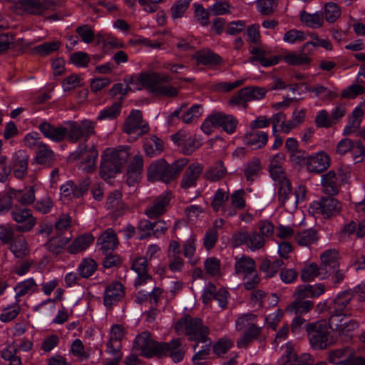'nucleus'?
<instances>
[{
    "mask_svg": "<svg viewBox=\"0 0 365 365\" xmlns=\"http://www.w3.org/2000/svg\"><path fill=\"white\" fill-rule=\"evenodd\" d=\"M130 154V148L128 145H122L115 149H106L102 155L100 175L101 178L108 180L120 173Z\"/></svg>",
    "mask_w": 365,
    "mask_h": 365,
    "instance_id": "nucleus-1",
    "label": "nucleus"
},
{
    "mask_svg": "<svg viewBox=\"0 0 365 365\" xmlns=\"http://www.w3.org/2000/svg\"><path fill=\"white\" fill-rule=\"evenodd\" d=\"M189 160L183 158L178 159L172 164L165 160L160 159L151 163L148 169V177L150 181L160 180L169 182L176 179L182 169L187 165Z\"/></svg>",
    "mask_w": 365,
    "mask_h": 365,
    "instance_id": "nucleus-2",
    "label": "nucleus"
},
{
    "mask_svg": "<svg viewBox=\"0 0 365 365\" xmlns=\"http://www.w3.org/2000/svg\"><path fill=\"white\" fill-rule=\"evenodd\" d=\"M175 329L178 334H185L190 341H196L197 344L209 341V329L200 318L182 317L176 323Z\"/></svg>",
    "mask_w": 365,
    "mask_h": 365,
    "instance_id": "nucleus-3",
    "label": "nucleus"
},
{
    "mask_svg": "<svg viewBox=\"0 0 365 365\" xmlns=\"http://www.w3.org/2000/svg\"><path fill=\"white\" fill-rule=\"evenodd\" d=\"M235 273L245 280V288L253 289L259 283L255 261L250 256L242 255L235 257Z\"/></svg>",
    "mask_w": 365,
    "mask_h": 365,
    "instance_id": "nucleus-4",
    "label": "nucleus"
},
{
    "mask_svg": "<svg viewBox=\"0 0 365 365\" xmlns=\"http://www.w3.org/2000/svg\"><path fill=\"white\" fill-rule=\"evenodd\" d=\"M329 325L326 321L310 324L307 327L311 346L316 350H322L334 343L330 338Z\"/></svg>",
    "mask_w": 365,
    "mask_h": 365,
    "instance_id": "nucleus-5",
    "label": "nucleus"
},
{
    "mask_svg": "<svg viewBox=\"0 0 365 365\" xmlns=\"http://www.w3.org/2000/svg\"><path fill=\"white\" fill-rule=\"evenodd\" d=\"M237 125V120L232 115L215 113L210 115L201 125L202 130L207 135L212 132L214 128H222L229 134L233 133Z\"/></svg>",
    "mask_w": 365,
    "mask_h": 365,
    "instance_id": "nucleus-6",
    "label": "nucleus"
},
{
    "mask_svg": "<svg viewBox=\"0 0 365 365\" xmlns=\"http://www.w3.org/2000/svg\"><path fill=\"white\" fill-rule=\"evenodd\" d=\"M329 328L341 338L342 341H348L352 337L353 331L359 327L358 323L345 317L331 316Z\"/></svg>",
    "mask_w": 365,
    "mask_h": 365,
    "instance_id": "nucleus-7",
    "label": "nucleus"
},
{
    "mask_svg": "<svg viewBox=\"0 0 365 365\" xmlns=\"http://www.w3.org/2000/svg\"><path fill=\"white\" fill-rule=\"evenodd\" d=\"M160 346V342L155 341L149 332L143 331L136 336L133 349L145 357H158Z\"/></svg>",
    "mask_w": 365,
    "mask_h": 365,
    "instance_id": "nucleus-8",
    "label": "nucleus"
},
{
    "mask_svg": "<svg viewBox=\"0 0 365 365\" xmlns=\"http://www.w3.org/2000/svg\"><path fill=\"white\" fill-rule=\"evenodd\" d=\"M123 130L128 135H135V139L149 131L148 124L143 120L142 112L133 110L123 124Z\"/></svg>",
    "mask_w": 365,
    "mask_h": 365,
    "instance_id": "nucleus-9",
    "label": "nucleus"
},
{
    "mask_svg": "<svg viewBox=\"0 0 365 365\" xmlns=\"http://www.w3.org/2000/svg\"><path fill=\"white\" fill-rule=\"evenodd\" d=\"M327 359L334 365H365V359L354 355L347 347L330 351Z\"/></svg>",
    "mask_w": 365,
    "mask_h": 365,
    "instance_id": "nucleus-10",
    "label": "nucleus"
},
{
    "mask_svg": "<svg viewBox=\"0 0 365 365\" xmlns=\"http://www.w3.org/2000/svg\"><path fill=\"white\" fill-rule=\"evenodd\" d=\"M309 210L313 214H318L324 218L338 214L341 210V204L331 197H323L319 200L310 204Z\"/></svg>",
    "mask_w": 365,
    "mask_h": 365,
    "instance_id": "nucleus-11",
    "label": "nucleus"
},
{
    "mask_svg": "<svg viewBox=\"0 0 365 365\" xmlns=\"http://www.w3.org/2000/svg\"><path fill=\"white\" fill-rule=\"evenodd\" d=\"M95 127L96 123L87 119L81 120L79 123L74 122L70 130H68L67 135L72 143H76L81 139L86 142L90 136L95 134Z\"/></svg>",
    "mask_w": 365,
    "mask_h": 365,
    "instance_id": "nucleus-12",
    "label": "nucleus"
},
{
    "mask_svg": "<svg viewBox=\"0 0 365 365\" xmlns=\"http://www.w3.org/2000/svg\"><path fill=\"white\" fill-rule=\"evenodd\" d=\"M313 359L309 354L297 356L293 349L289 344L285 347L284 354L278 359V365H312ZM315 365H327L324 361L317 362Z\"/></svg>",
    "mask_w": 365,
    "mask_h": 365,
    "instance_id": "nucleus-13",
    "label": "nucleus"
},
{
    "mask_svg": "<svg viewBox=\"0 0 365 365\" xmlns=\"http://www.w3.org/2000/svg\"><path fill=\"white\" fill-rule=\"evenodd\" d=\"M185 352L180 340L175 339L169 342H160L158 357L170 356L173 362L178 363L183 359Z\"/></svg>",
    "mask_w": 365,
    "mask_h": 365,
    "instance_id": "nucleus-14",
    "label": "nucleus"
},
{
    "mask_svg": "<svg viewBox=\"0 0 365 365\" xmlns=\"http://www.w3.org/2000/svg\"><path fill=\"white\" fill-rule=\"evenodd\" d=\"M131 269L137 274V277L134 281L135 289H140L153 282V278L148 273V264L146 257H138L135 258L133 261Z\"/></svg>",
    "mask_w": 365,
    "mask_h": 365,
    "instance_id": "nucleus-15",
    "label": "nucleus"
},
{
    "mask_svg": "<svg viewBox=\"0 0 365 365\" xmlns=\"http://www.w3.org/2000/svg\"><path fill=\"white\" fill-rule=\"evenodd\" d=\"M250 53L252 56L249 58V61L252 64L259 62L264 67L277 64L280 58L277 56H272L271 50L264 46H251Z\"/></svg>",
    "mask_w": 365,
    "mask_h": 365,
    "instance_id": "nucleus-16",
    "label": "nucleus"
},
{
    "mask_svg": "<svg viewBox=\"0 0 365 365\" xmlns=\"http://www.w3.org/2000/svg\"><path fill=\"white\" fill-rule=\"evenodd\" d=\"M171 200V192H164L157 197L153 202L148 205L145 214L150 219H155L164 215L168 211L170 202Z\"/></svg>",
    "mask_w": 365,
    "mask_h": 365,
    "instance_id": "nucleus-17",
    "label": "nucleus"
},
{
    "mask_svg": "<svg viewBox=\"0 0 365 365\" xmlns=\"http://www.w3.org/2000/svg\"><path fill=\"white\" fill-rule=\"evenodd\" d=\"M124 286L118 282L108 284L103 294V304L107 309L115 306L125 297Z\"/></svg>",
    "mask_w": 365,
    "mask_h": 365,
    "instance_id": "nucleus-18",
    "label": "nucleus"
},
{
    "mask_svg": "<svg viewBox=\"0 0 365 365\" xmlns=\"http://www.w3.org/2000/svg\"><path fill=\"white\" fill-rule=\"evenodd\" d=\"M170 81L171 78L170 76L154 72L141 73L137 78V83L143 88H147L152 93L158 84L165 83Z\"/></svg>",
    "mask_w": 365,
    "mask_h": 365,
    "instance_id": "nucleus-19",
    "label": "nucleus"
},
{
    "mask_svg": "<svg viewBox=\"0 0 365 365\" xmlns=\"http://www.w3.org/2000/svg\"><path fill=\"white\" fill-rule=\"evenodd\" d=\"M42 135L48 140L55 142H62L68 135V129L63 126H56L48 121H42L38 126Z\"/></svg>",
    "mask_w": 365,
    "mask_h": 365,
    "instance_id": "nucleus-20",
    "label": "nucleus"
},
{
    "mask_svg": "<svg viewBox=\"0 0 365 365\" xmlns=\"http://www.w3.org/2000/svg\"><path fill=\"white\" fill-rule=\"evenodd\" d=\"M86 149V146L82 144L79 147V150H77L74 153H71L69 156L71 160H75L81 157L83 154V161L81 165V169L86 173L92 172L96 165V159L98 155L97 150L92 148L88 153H83V150Z\"/></svg>",
    "mask_w": 365,
    "mask_h": 365,
    "instance_id": "nucleus-21",
    "label": "nucleus"
},
{
    "mask_svg": "<svg viewBox=\"0 0 365 365\" xmlns=\"http://www.w3.org/2000/svg\"><path fill=\"white\" fill-rule=\"evenodd\" d=\"M352 299L353 296L349 292L339 293L329 307L331 316L342 317L348 315L347 308Z\"/></svg>",
    "mask_w": 365,
    "mask_h": 365,
    "instance_id": "nucleus-22",
    "label": "nucleus"
},
{
    "mask_svg": "<svg viewBox=\"0 0 365 365\" xmlns=\"http://www.w3.org/2000/svg\"><path fill=\"white\" fill-rule=\"evenodd\" d=\"M13 219L21 225L17 229L21 232L30 231L36 224V219L30 209H16L11 212Z\"/></svg>",
    "mask_w": 365,
    "mask_h": 365,
    "instance_id": "nucleus-23",
    "label": "nucleus"
},
{
    "mask_svg": "<svg viewBox=\"0 0 365 365\" xmlns=\"http://www.w3.org/2000/svg\"><path fill=\"white\" fill-rule=\"evenodd\" d=\"M330 165V158L324 152H318L308 155L306 166L309 172L320 173L326 170Z\"/></svg>",
    "mask_w": 365,
    "mask_h": 365,
    "instance_id": "nucleus-24",
    "label": "nucleus"
},
{
    "mask_svg": "<svg viewBox=\"0 0 365 365\" xmlns=\"http://www.w3.org/2000/svg\"><path fill=\"white\" fill-rule=\"evenodd\" d=\"M203 166L199 163L190 164L185 170L180 181L182 189H189L196 186L197 181L202 174Z\"/></svg>",
    "mask_w": 365,
    "mask_h": 365,
    "instance_id": "nucleus-25",
    "label": "nucleus"
},
{
    "mask_svg": "<svg viewBox=\"0 0 365 365\" xmlns=\"http://www.w3.org/2000/svg\"><path fill=\"white\" fill-rule=\"evenodd\" d=\"M25 9L30 14L35 15H43L47 12L56 9L57 4L53 1L41 0H21Z\"/></svg>",
    "mask_w": 365,
    "mask_h": 365,
    "instance_id": "nucleus-26",
    "label": "nucleus"
},
{
    "mask_svg": "<svg viewBox=\"0 0 365 365\" xmlns=\"http://www.w3.org/2000/svg\"><path fill=\"white\" fill-rule=\"evenodd\" d=\"M274 182L276 189V196L279 203L284 206L289 198L293 196L292 188L290 181L287 176L272 179Z\"/></svg>",
    "mask_w": 365,
    "mask_h": 365,
    "instance_id": "nucleus-27",
    "label": "nucleus"
},
{
    "mask_svg": "<svg viewBox=\"0 0 365 365\" xmlns=\"http://www.w3.org/2000/svg\"><path fill=\"white\" fill-rule=\"evenodd\" d=\"M184 105L176 109L173 113V116L179 118L184 123L190 124L196 121L202 114L203 108L201 105L195 104L189 109L183 110Z\"/></svg>",
    "mask_w": 365,
    "mask_h": 365,
    "instance_id": "nucleus-28",
    "label": "nucleus"
},
{
    "mask_svg": "<svg viewBox=\"0 0 365 365\" xmlns=\"http://www.w3.org/2000/svg\"><path fill=\"white\" fill-rule=\"evenodd\" d=\"M125 336V329L120 324L111 327L109 341L107 343V352L109 354L118 353L121 348V340Z\"/></svg>",
    "mask_w": 365,
    "mask_h": 365,
    "instance_id": "nucleus-29",
    "label": "nucleus"
},
{
    "mask_svg": "<svg viewBox=\"0 0 365 365\" xmlns=\"http://www.w3.org/2000/svg\"><path fill=\"white\" fill-rule=\"evenodd\" d=\"M325 287L322 283L300 285L294 292L295 298L306 300L308 298H316L324 294Z\"/></svg>",
    "mask_w": 365,
    "mask_h": 365,
    "instance_id": "nucleus-30",
    "label": "nucleus"
},
{
    "mask_svg": "<svg viewBox=\"0 0 365 365\" xmlns=\"http://www.w3.org/2000/svg\"><path fill=\"white\" fill-rule=\"evenodd\" d=\"M143 167V157L140 155H135L129 164L126 174V182L129 186L134 185L140 180Z\"/></svg>",
    "mask_w": 365,
    "mask_h": 365,
    "instance_id": "nucleus-31",
    "label": "nucleus"
},
{
    "mask_svg": "<svg viewBox=\"0 0 365 365\" xmlns=\"http://www.w3.org/2000/svg\"><path fill=\"white\" fill-rule=\"evenodd\" d=\"M29 155L24 151H19L13 156V173L16 178H25L29 168Z\"/></svg>",
    "mask_w": 365,
    "mask_h": 365,
    "instance_id": "nucleus-32",
    "label": "nucleus"
},
{
    "mask_svg": "<svg viewBox=\"0 0 365 365\" xmlns=\"http://www.w3.org/2000/svg\"><path fill=\"white\" fill-rule=\"evenodd\" d=\"M320 266L328 277L339 267V252L336 250H328L321 255Z\"/></svg>",
    "mask_w": 365,
    "mask_h": 365,
    "instance_id": "nucleus-33",
    "label": "nucleus"
},
{
    "mask_svg": "<svg viewBox=\"0 0 365 365\" xmlns=\"http://www.w3.org/2000/svg\"><path fill=\"white\" fill-rule=\"evenodd\" d=\"M94 237L91 233L82 234L76 237L68 245L66 250L69 254L76 255L87 250L94 242Z\"/></svg>",
    "mask_w": 365,
    "mask_h": 365,
    "instance_id": "nucleus-34",
    "label": "nucleus"
},
{
    "mask_svg": "<svg viewBox=\"0 0 365 365\" xmlns=\"http://www.w3.org/2000/svg\"><path fill=\"white\" fill-rule=\"evenodd\" d=\"M34 160L38 164L51 167L56 160L55 153L46 143H40L36 150Z\"/></svg>",
    "mask_w": 365,
    "mask_h": 365,
    "instance_id": "nucleus-35",
    "label": "nucleus"
},
{
    "mask_svg": "<svg viewBox=\"0 0 365 365\" xmlns=\"http://www.w3.org/2000/svg\"><path fill=\"white\" fill-rule=\"evenodd\" d=\"M15 299L16 302L21 301V298L26 295L30 296L38 290V284L32 277L18 282L14 287Z\"/></svg>",
    "mask_w": 365,
    "mask_h": 365,
    "instance_id": "nucleus-36",
    "label": "nucleus"
},
{
    "mask_svg": "<svg viewBox=\"0 0 365 365\" xmlns=\"http://www.w3.org/2000/svg\"><path fill=\"white\" fill-rule=\"evenodd\" d=\"M268 134L264 131L252 130L244 137V143L253 150L263 148L267 143Z\"/></svg>",
    "mask_w": 365,
    "mask_h": 365,
    "instance_id": "nucleus-37",
    "label": "nucleus"
},
{
    "mask_svg": "<svg viewBox=\"0 0 365 365\" xmlns=\"http://www.w3.org/2000/svg\"><path fill=\"white\" fill-rule=\"evenodd\" d=\"M310 53L308 52L307 48H304V45L302 49L297 52H291L284 56V61L292 66H302L307 65L311 62Z\"/></svg>",
    "mask_w": 365,
    "mask_h": 365,
    "instance_id": "nucleus-38",
    "label": "nucleus"
},
{
    "mask_svg": "<svg viewBox=\"0 0 365 365\" xmlns=\"http://www.w3.org/2000/svg\"><path fill=\"white\" fill-rule=\"evenodd\" d=\"M121 96L118 101H115L111 106L101 110L96 117L98 121L113 120L116 119L120 114L122 110Z\"/></svg>",
    "mask_w": 365,
    "mask_h": 365,
    "instance_id": "nucleus-39",
    "label": "nucleus"
},
{
    "mask_svg": "<svg viewBox=\"0 0 365 365\" xmlns=\"http://www.w3.org/2000/svg\"><path fill=\"white\" fill-rule=\"evenodd\" d=\"M245 192L244 190L240 189L235 190L230 195L231 204L233 207L225 208L223 212L227 217H232L236 215L235 209L243 210L246 206L245 199Z\"/></svg>",
    "mask_w": 365,
    "mask_h": 365,
    "instance_id": "nucleus-40",
    "label": "nucleus"
},
{
    "mask_svg": "<svg viewBox=\"0 0 365 365\" xmlns=\"http://www.w3.org/2000/svg\"><path fill=\"white\" fill-rule=\"evenodd\" d=\"M262 328V327L257 323L242 331L243 334L237 341V346L239 348H247L251 343L259 337Z\"/></svg>",
    "mask_w": 365,
    "mask_h": 365,
    "instance_id": "nucleus-41",
    "label": "nucleus"
},
{
    "mask_svg": "<svg viewBox=\"0 0 365 365\" xmlns=\"http://www.w3.org/2000/svg\"><path fill=\"white\" fill-rule=\"evenodd\" d=\"M101 250L105 252L112 251L116 248L118 240L114 230L111 228L105 230L98 239Z\"/></svg>",
    "mask_w": 365,
    "mask_h": 365,
    "instance_id": "nucleus-42",
    "label": "nucleus"
},
{
    "mask_svg": "<svg viewBox=\"0 0 365 365\" xmlns=\"http://www.w3.org/2000/svg\"><path fill=\"white\" fill-rule=\"evenodd\" d=\"M339 178L336 173L329 170L327 173L322 175L321 184L324 192L334 195L339 192Z\"/></svg>",
    "mask_w": 365,
    "mask_h": 365,
    "instance_id": "nucleus-43",
    "label": "nucleus"
},
{
    "mask_svg": "<svg viewBox=\"0 0 365 365\" xmlns=\"http://www.w3.org/2000/svg\"><path fill=\"white\" fill-rule=\"evenodd\" d=\"M324 279L327 277L326 272L321 266L314 262H311L303 267L301 273V278L304 282L313 281L315 278Z\"/></svg>",
    "mask_w": 365,
    "mask_h": 365,
    "instance_id": "nucleus-44",
    "label": "nucleus"
},
{
    "mask_svg": "<svg viewBox=\"0 0 365 365\" xmlns=\"http://www.w3.org/2000/svg\"><path fill=\"white\" fill-rule=\"evenodd\" d=\"M8 245H9L10 251L16 257L21 258L29 252L27 242L23 235L14 236Z\"/></svg>",
    "mask_w": 365,
    "mask_h": 365,
    "instance_id": "nucleus-45",
    "label": "nucleus"
},
{
    "mask_svg": "<svg viewBox=\"0 0 365 365\" xmlns=\"http://www.w3.org/2000/svg\"><path fill=\"white\" fill-rule=\"evenodd\" d=\"M143 148L148 156H156L163 150V140L156 135L145 138L143 141Z\"/></svg>",
    "mask_w": 365,
    "mask_h": 365,
    "instance_id": "nucleus-46",
    "label": "nucleus"
},
{
    "mask_svg": "<svg viewBox=\"0 0 365 365\" xmlns=\"http://www.w3.org/2000/svg\"><path fill=\"white\" fill-rule=\"evenodd\" d=\"M319 239L318 233L314 229L305 230L294 235V240L299 246L309 247L317 243Z\"/></svg>",
    "mask_w": 365,
    "mask_h": 365,
    "instance_id": "nucleus-47",
    "label": "nucleus"
},
{
    "mask_svg": "<svg viewBox=\"0 0 365 365\" xmlns=\"http://www.w3.org/2000/svg\"><path fill=\"white\" fill-rule=\"evenodd\" d=\"M313 307L312 301L295 298V300L287 307V312L296 315H302L309 312Z\"/></svg>",
    "mask_w": 365,
    "mask_h": 365,
    "instance_id": "nucleus-48",
    "label": "nucleus"
},
{
    "mask_svg": "<svg viewBox=\"0 0 365 365\" xmlns=\"http://www.w3.org/2000/svg\"><path fill=\"white\" fill-rule=\"evenodd\" d=\"M136 296V301L138 303L149 302L152 306H157L163 296V290L159 287H154L150 292L145 293L141 288Z\"/></svg>",
    "mask_w": 365,
    "mask_h": 365,
    "instance_id": "nucleus-49",
    "label": "nucleus"
},
{
    "mask_svg": "<svg viewBox=\"0 0 365 365\" xmlns=\"http://www.w3.org/2000/svg\"><path fill=\"white\" fill-rule=\"evenodd\" d=\"M14 199L24 205H31L36 200L35 190L34 186H30L24 190H17L11 189Z\"/></svg>",
    "mask_w": 365,
    "mask_h": 365,
    "instance_id": "nucleus-50",
    "label": "nucleus"
},
{
    "mask_svg": "<svg viewBox=\"0 0 365 365\" xmlns=\"http://www.w3.org/2000/svg\"><path fill=\"white\" fill-rule=\"evenodd\" d=\"M283 265H284V262L282 259H277L273 262L269 259H264L259 264V269L264 273L267 277H272Z\"/></svg>",
    "mask_w": 365,
    "mask_h": 365,
    "instance_id": "nucleus-51",
    "label": "nucleus"
},
{
    "mask_svg": "<svg viewBox=\"0 0 365 365\" xmlns=\"http://www.w3.org/2000/svg\"><path fill=\"white\" fill-rule=\"evenodd\" d=\"M196 60L199 64L204 66H217L222 63V58L211 51H201L197 53Z\"/></svg>",
    "mask_w": 365,
    "mask_h": 365,
    "instance_id": "nucleus-52",
    "label": "nucleus"
},
{
    "mask_svg": "<svg viewBox=\"0 0 365 365\" xmlns=\"http://www.w3.org/2000/svg\"><path fill=\"white\" fill-rule=\"evenodd\" d=\"M300 20L307 26L310 28H319L324 24V16L322 13H307L305 11L300 12Z\"/></svg>",
    "mask_w": 365,
    "mask_h": 365,
    "instance_id": "nucleus-53",
    "label": "nucleus"
},
{
    "mask_svg": "<svg viewBox=\"0 0 365 365\" xmlns=\"http://www.w3.org/2000/svg\"><path fill=\"white\" fill-rule=\"evenodd\" d=\"M284 162V155L282 153L276 154L270 160L269 173L272 179L285 176V173L282 168Z\"/></svg>",
    "mask_w": 365,
    "mask_h": 365,
    "instance_id": "nucleus-54",
    "label": "nucleus"
},
{
    "mask_svg": "<svg viewBox=\"0 0 365 365\" xmlns=\"http://www.w3.org/2000/svg\"><path fill=\"white\" fill-rule=\"evenodd\" d=\"M98 264L96 262L89 257L83 258L78 266V272L83 278H88L96 271Z\"/></svg>",
    "mask_w": 365,
    "mask_h": 365,
    "instance_id": "nucleus-55",
    "label": "nucleus"
},
{
    "mask_svg": "<svg viewBox=\"0 0 365 365\" xmlns=\"http://www.w3.org/2000/svg\"><path fill=\"white\" fill-rule=\"evenodd\" d=\"M240 91L247 103L252 101L261 100L267 93V90L264 88L258 86H247L240 89Z\"/></svg>",
    "mask_w": 365,
    "mask_h": 365,
    "instance_id": "nucleus-56",
    "label": "nucleus"
},
{
    "mask_svg": "<svg viewBox=\"0 0 365 365\" xmlns=\"http://www.w3.org/2000/svg\"><path fill=\"white\" fill-rule=\"evenodd\" d=\"M258 318L257 315L252 313H246L238 317L235 320V329L239 331H244L245 329L257 324Z\"/></svg>",
    "mask_w": 365,
    "mask_h": 365,
    "instance_id": "nucleus-57",
    "label": "nucleus"
},
{
    "mask_svg": "<svg viewBox=\"0 0 365 365\" xmlns=\"http://www.w3.org/2000/svg\"><path fill=\"white\" fill-rule=\"evenodd\" d=\"M262 170L260 160L258 158H252L250 160L244 169L245 176L248 181H254L259 175Z\"/></svg>",
    "mask_w": 365,
    "mask_h": 365,
    "instance_id": "nucleus-58",
    "label": "nucleus"
},
{
    "mask_svg": "<svg viewBox=\"0 0 365 365\" xmlns=\"http://www.w3.org/2000/svg\"><path fill=\"white\" fill-rule=\"evenodd\" d=\"M70 237H52L46 244L47 249L53 255H58L70 242Z\"/></svg>",
    "mask_w": 365,
    "mask_h": 365,
    "instance_id": "nucleus-59",
    "label": "nucleus"
},
{
    "mask_svg": "<svg viewBox=\"0 0 365 365\" xmlns=\"http://www.w3.org/2000/svg\"><path fill=\"white\" fill-rule=\"evenodd\" d=\"M227 173L226 168L222 161H218L216 164L206 172V178L211 181H217L222 178Z\"/></svg>",
    "mask_w": 365,
    "mask_h": 365,
    "instance_id": "nucleus-60",
    "label": "nucleus"
},
{
    "mask_svg": "<svg viewBox=\"0 0 365 365\" xmlns=\"http://www.w3.org/2000/svg\"><path fill=\"white\" fill-rule=\"evenodd\" d=\"M307 39V34L302 31L295 29L287 31L283 37V41L287 43H298Z\"/></svg>",
    "mask_w": 365,
    "mask_h": 365,
    "instance_id": "nucleus-61",
    "label": "nucleus"
},
{
    "mask_svg": "<svg viewBox=\"0 0 365 365\" xmlns=\"http://www.w3.org/2000/svg\"><path fill=\"white\" fill-rule=\"evenodd\" d=\"M21 310L19 302H15L13 305L4 309L0 314V320L7 323L13 321L19 315Z\"/></svg>",
    "mask_w": 365,
    "mask_h": 365,
    "instance_id": "nucleus-62",
    "label": "nucleus"
},
{
    "mask_svg": "<svg viewBox=\"0 0 365 365\" xmlns=\"http://www.w3.org/2000/svg\"><path fill=\"white\" fill-rule=\"evenodd\" d=\"M247 247L252 251L260 250L264 246L265 239L257 231L249 233Z\"/></svg>",
    "mask_w": 365,
    "mask_h": 365,
    "instance_id": "nucleus-63",
    "label": "nucleus"
},
{
    "mask_svg": "<svg viewBox=\"0 0 365 365\" xmlns=\"http://www.w3.org/2000/svg\"><path fill=\"white\" fill-rule=\"evenodd\" d=\"M341 15V10L334 2H328L324 5V17L329 23H334Z\"/></svg>",
    "mask_w": 365,
    "mask_h": 365,
    "instance_id": "nucleus-64",
    "label": "nucleus"
}]
</instances>
